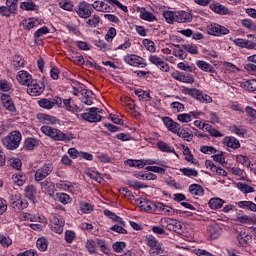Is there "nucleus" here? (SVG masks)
I'll return each instance as SVG.
<instances>
[{
    "label": "nucleus",
    "mask_w": 256,
    "mask_h": 256,
    "mask_svg": "<svg viewBox=\"0 0 256 256\" xmlns=\"http://www.w3.org/2000/svg\"><path fill=\"white\" fill-rule=\"evenodd\" d=\"M13 89V84L11 82L7 81L6 79L0 80V91H3L4 93H9Z\"/></svg>",
    "instance_id": "nucleus-54"
},
{
    "label": "nucleus",
    "mask_w": 256,
    "mask_h": 256,
    "mask_svg": "<svg viewBox=\"0 0 256 256\" xmlns=\"http://www.w3.org/2000/svg\"><path fill=\"white\" fill-rule=\"evenodd\" d=\"M65 227V219L63 216L52 214L50 217V229L53 233H58L61 235L63 233V228Z\"/></svg>",
    "instance_id": "nucleus-11"
},
{
    "label": "nucleus",
    "mask_w": 256,
    "mask_h": 256,
    "mask_svg": "<svg viewBox=\"0 0 256 256\" xmlns=\"http://www.w3.org/2000/svg\"><path fill=\"white\" fill-rule=\"evenodd\" d=\"M182 49H184V51H187V53H190V55H198L199 54V48L195 44L182 45Z\"/></svg>",
    "instance_id": "nucleus-53"
},
{
    "label": "nucleus",
    "mask_w": 256,
    "mask_h": 256,
    "mask_svg": "<svg viewBox=\"0 0 256 256\" xmlns=\"http://www.w3.org/2000/svg\"><path fill=\"white\" fill-rule=\"evenodd\" d=\"M176 135L188 143L193 141V132H191L189 128H183L180 126V129L178 132H176Z\"/></svg>",
    "instance_id": "nucleus-27"
},
{
    "label": "nucleus",
    "mask_w": 256,
    "mask_h": 256,
    "mask_svg": "<svg viewBox=\"0 0 256 256\" xmlns=\"http://www.w3.org/2000/svg\"><path fill=\"white\" fill-rule=\"evenodd\" d=\"M97 239L95 240H87L86 242V249L88 251V253H90V255H93L95 253H97Z\"/></svg>",
    "instance_id": "nucleus-49"
},
{
    "label": "nucleus",
    "mask_w": 256,
    "mask_h": 256,
    "mask_svg": "<svg viewBox=\"0 0 256 256\" xmlns=\"http://www.w3.org/2000/svg\"><path fill=\"white\" fill-rule=\"evenodd\" d=\"M203 127H205V130L209 132L211 137H223V133H221V131L211 127L209 124H207L206 126L203 125Z\"/></svg>",
    "instance_id": "nucleus-60"
},
{
    "label": "nucleus",
    "mask_w": 256,
    "mask_h": 256,
    "mask_svg": "<svg viewBox=\"0 0 256 256\" xmlns=\"http://www.w3.org/2000/svg\"><path fill=\"white\" fill-rule=\"evenodd\" d=\"M110 7L111 11H113V9H120V11H123V13H129V8L123 5V3L119 2V0H110Z\"/></svg>",
    "instance_id": "nucleus-39"
},
{
    "label": "nucleus",
    "mask_w": 256,
    "mask_h": 256,
    "mask_svg": "<svg viewBox=\"0 0 256 256\" xmlns=\"http://www.w3.org/2000/svg\"><path fill=\"white\" fill-rule=\"evenodd\" d=\"M248 39L252 40H244V49H255L256 47V37L253 34H248L247 35Z\"/></svg>",
    "instance_id": "nucleus-44"
},
{
    "label": "nucleus",
    "mask_w": 256,
    "mask_h": 256,
    "mask_svg": "<svg viewBox=\"0 0 256 256\" xmlns=\"http://www.w3.org/2000/svg\"><path fill=\"white\" fill-rule=\"evenodd\" d=\"M229 130L238 137H245V135H247V129H245V126L232 125Z\"/></svg>",
    "instance_id": "nucleus-36"
},
{
    "label": "nucleus",
    "mask_w": 256,
    "mask_h": 256,
    "mask_svg": "<svg viewBox=\"0 0 256 256\" xmlns=\"http://www.w3.org/2000/svg\"><path fill=\"white\" fill-rule=\"evenodd\" d=\"M101 22V18L98 15H94L86 21L88 27H98Z\"/></svg>",
    "instance_id": "nucleus-64"
},
{
    "label": "nucleus",
    "mask_w": 256,
    "mask_h": 256,
    "mask_svg": "<svg viewBox=\"0 0 256 256\" xmlns=\"http://www.w3.org/2000/svg\"><path fill=\"white\" fill-rule=\"evenodd\" d=\"M104 215L106 217H108L109 219H112L114 221V223H119L120 225H123V227H125V221H123V218L117 216L112 211L106 209V210H104Z\"/></svg>",
    "instance_id": "nucleus-37"
},
{
    "label": "nucleus",
    "mask_w": 256,
    "mask_h": 256,
    "mask_svg": "<svg viewBox=\"0 0 256 256\" xmlns=\"http://www.w3.org/2000/svg\"><path fill=\"white\" fill-rule=\"evenodd\" d=\"M79 209L82 213L89 214L93 211L94 206L88 202L82 201L79 203Z\"/></svg>",
    "instance_id": "nucleus-50"
},
{
    "label": "nucleus",
    "mask_w": 256,
    "mask_h": 256,
    "mask_svg": "<svg viewBox=\"0 0 256 256\" xmlns=\"http://www.w3.org/2000/svg\"><path fill=\"white\" fill-rule=\"evenodd\" d=\"M92 7L100 13H111V0H96L93 2Z\"/></svg>",
    "instance_id": "nucleus-16"
},
{
    "label": "nucleus",
    "mask_w": 256,
    "mask_h": 256,
    "mask_svg": "<svg viewBox=\"0 0 256 256\" xmlns=\"http://www.w3.org/2000/svg\"><path fill=\"white\" fill-rule=\"evenodd\" d=\"M58 5L64 11H73V2L69 0H59Z\"/></svg>",
    "instance_id": "nucleus-55"
},
{
    "label": "nucleus",
    "mask_w": 256,
    "mask_h": 256,
    "mask_svg": "<svg viewBox=\"0 0 256 256\" xmlns=\"http://www.w3.org/2000/svg\"><path fill=\"white\" fill-rule=\"evenodd\" d=\"M38 25H39V21L35 18H29L24 22L25 29H28V30L34 29V27H37Z\"/></svg>",
    "instance_id": "nucleus-63"
},
{
    "label": "nucleus",
    "mask_w": 256,
    "mask_h": 256,
    "mask_svg": "<svg viewBox=\"0 0 256 256\" xmlns=\"http://www.w3.org/2000/svg\"><path fill=\"white\" fill-rule=\"evenodd\" d=\"M139 207L140 209H142V211H153V202L145 199V198H142L139 200Z\"/></svg>",
    "instance_id": "nucleus-41"
},
{
    "label": "nucleus",
    "mask_w": 256,
    "mask_h": 256,
    "mask_svg": "<svg viewBox=\"0 0 256 256\" xmlns=\"http://www.w3.org/2000/svg\"><path fill=\"white\" fill-rule=\"evenodd\" d=\"M174 57H177L178 59H187V52H185V49L181 48L179 45H175V48L173 50Z\"/></svg>",
    "instance_id": "nucleus-45"
},
{
    "label": "nucleus",
    "mask_w": 256,
    "mask_h": 256,
    "mask_svg": "<svg viewBox=\"0 0 256 256\" xmlns=\"http://www.w3.org/2000/svg\"><path fill=\"white\" fill-rule=\"evenodd\" d=\"M127 247V243L125 242H114L112 244V249L114 251V253H121L122 251H124V249H126Z\"/></svg>",
    "instance_id": "nucleus-59"
},
{
    "label": "nucleus",
    "mask_w": 256,
    "mask_h": 256,
    "mask_svg": "<svg viewBox=\"0 0 256 256\" xmlns=\"http://www.w3.org/2000/svg\"><path fill=\"white\" fill-rule=\"evenodd\" d=\"M42 193L46 195H53L55 193V184L53 182H49L47 180L40 183Z\"/></svg>",
    "instance_id": "nucleus-28"
},
{
    "label": "nucleus",
    "mask_w": 256,
    "mask_h": 256,
    "mask_svg": "<svg viewBox=\"0 0 256 256\" xmlns=\"http://www.w3.org/2000/svg\"><path fill=\"white\" fill-rule=\"evenodd\" d=\"M157 148L162 153H175V148L173 146L169 145L165 141H158L157 142Z\"/></svg>",
    "instance_id": "nucleus-32"
},
{
    "label": "nucleus",
    "mask_w": 256,
    "mask_h": 256,
    "mask_svg": "<svg viewBox=\"0 0 256 256\" xmlns=\"http://www.w3.org/2000/svg\"><path fill=\"white\" fill-rule=\"evenodd\" d=\"M13 67L17 69H21V67H25V59L22 58V56H14L12 61Z\"/></svg>",
    "instance_id": "nucleus-56"
},
{
    "label": "nucleus",
    "mask_w": 256,
    "mask_h": 256,
    "mask_svg": "<svg viewBox=\"0 0 256 256\" xmlns=\"http://www.w3.org/2000/svg\"><path fill=\"white\" fill-rule=\"evenodd\" d=\"M48 245L49 244H48L47 240L45 239V237L39 238L36 241V246H37V249H39V251H47Z\"/></svg>",
    "instance_id": "nucleus-62"
},
{
    "label": "nucleus",
    "mask_w": 256,
    "mask_h": 256,
    "mask_svg": "<svg viewBox=\"0 0 256 256\" xmlns=\"http://www.w3.org/2000/svg\"><path fill=\"white\" fill-rule=\"evenodd\" d=\"M45 91V83L41 80L33 79L27 86V93L31 97H39Z\"/></svg>",
    "instance_id": "nucleus-8"
},
{
    "label": "nucleus",
    "mask_w": 256,
    "mask_h": 256,
    "mask_svg": "<svg viewBox=\"0 0 256 256\" xmlns=\"http://www.w3.org/2000/svg\"><path fill=\"white\" fill-rule=\"evenodd\" d=\"M26 177L23 174H13L12 175V181L15 183V185H18V187H23L25 185Z\"/></svg>",
    "instance_id": "nucleus-46"
},
{
    "label": "nucleus",
    "mask_w": 256,
    "mask_h": 256,
    "mask_svg": "<svg viewBox=\"0 0 256 256\" xmlns=\"http://www.w3.org/2000/svg\"><path fill=\"white\" fill-rule=\"evenodd\" d=\"M0 245L3 247H10V245H13V240H11V237L5 234H0Z\"/></svg>",
    "instance_id": "nucleus-61"
},
{
    "label": "nucleus",
    "mask_w": 256,
    "mask_h": 256,
    "mask_svg": "<svg viewBox=\"0 0 256 256\" xmlns=\"http://www.w3.org/2000/svg\"><path fill=\"white\" fill-rule=\"evenodd\" d=\"M22 139L23 135H21V132L14 130L8 133L7 136L2 137L1 143L8 151H15V149H19Z\"/></svg>",
    "instance_id": "nucleus-1"
},
{
    "label": "nucleus",
    "mask_w": 256,
    "mask_h": 256,
    "mask_svg": "<svg viewBox=\"0 0 256 256\" xmlns=\"http://www.w3.org/2000/svg\"><path fill=\"white\" fill-rule=\"evenodd\" d=\"M125 165H128V167H135L136 169H143V159L140 160H133L128 159L125 162Z\"/></svg>",
    "instance_id": "nucleus-51"
},
{
    "label": "nucleus",
    "mask_w": 256,
    "mask_h": 256,
    "mask_svg": "<svg viewBox=\"0 0 256 256\" xmlns=\"http://www.w3.org/2000/svg\"><path fill=\"white\" fill-rule=\"evenodd\" d=\"M91 9V4L86 1H81L76 6L75 11L81 19H89L92 15Z\"/></svg>",
    "instance_id": "nucleus-13"
},
{
    "label": "nucleus",
    "mask_w": 256,
    "mask_h": 256,
    "mask_svg": "<svg viewBox=\"0 0 256 256\" xmlns=\"http://www.w3.org/2000/svg\"><path fill=\"white\" fill-rule=\"evenodd\" d=\"M62 104H63V99L59 96H55L52 99L42 98L38 100L39 107H41L42 109H46L47 111H50V109H53L55 105H57V107H61Z\"/></svg>",
    "instance_id": "nucleus-12"
},
{
    "label": "nucleus",
    "mask_w": 256,
    "mask_h": 256,
    "mask_svg": "<svg viewBox=\"0 0 256 256\" xmlns=\"http://www.w3.org/2000/svg\"><path fill=\"white\" fill-rule=\"evenodd\" d=\"M193 17L191 13L185 11H176V23H191Z\"/></svg>",
    "instance_id": "nucleus-24"
},
{
    "label": "nucleus",
    "mask_w": 256,
    "mask_h": 256,
    "mask_svg": "<svg viewBox=\"0 0 256 256\" xmlns=\"http://www.w3.org/2000/svg\"><path fill=\"white\" fill-rule=\"evenodd\" d=\"M180 83L192 85V83H195V77L192 74L182 72V75L180 76Z\"/></svg>",
    "instance_id": "nucleus-52"
},
{
    "label": "nucleus",
    "mask_w": 256,
    "mask_h": 256,
    "mask_svg": "<svg viewBox=\"0 0 256 256\" xmlns=\"http://www.w3.org/2000/svg\"><path fill=\"white\" fill-rule=\"evenodd\" d=\"M176 15H177V11L167 10L162 13V16L164 17L166 22H168L170 25H173V23H176Z\"/></svg>",
    "instance_id": "nucleus-38"
},
{
    "label": "nucleus",
    "mask_w": 256,
    "mask_h": 256,
    "mask_svg": "<svg viewBox=\"0 0 256 256\" xmlns=\"http://www.w3.org/2000/svg\"><path fill=\"white\" fill-rule=\"evenodd\" d=\"M20 9H23V11H37V5L31 0L22 2L20 4Z\"/></svg>",
    "instance_id": "nucleus-47"
},
{
    "label": "nucleus",
    "mask_w": 256,
    "mask_h": 256,
    "mask_svg": "<svg viewBox=\"0 0 256 256\" xmlns=\"http://www.w3.org/2000/svg\"><path fill=\"white\" fill-rule=\"evenodd\" d=\"M196 66L201 71H204V73H216L215 67H213V65L206 62L205 60H197L196 61Z\"/></svg>",
    "instance_id": "nucleus-26"
},
{
    "label": "nucleus",
    "mask_w": 256,
    "mask_h": 256,
    "mask_svg": "<svg viewBox=\"0 0 256 256\" xmlns=\"http://www.w3.org/2000/svg\"><path fill=\"white\" fill-rule=\"evenodd\" d=\"M40 131L43 133V135H46V137H49L53 141H71V138L65 132L50 125L42 126Z\"/></svg>",
    "instance_id": "nucleus-2"
},
{
    "label": "nucleus",
    "mask_w": 256,
    "mask_h": 256,
    "mask_svg": "<svg viewBox=\"0 0 256 256\" xmlns=\"http://www.w3.org/2000/svg\"><path fill=\"white\" fill-rule=\"evenodd\" d=\"M0 99L6 111H9L10 113H17L15 102H13V98H11L9 94H2Z\"/></svg>",
    "instance_id": "nucleus-19"
},
{
    "label": "nucleus",
    "mask_w": 256,
    "mask_h": 256,
    "mask_svg": "<svg viewBox=\"0 0 256 256\" xmlns=\"http://www.w3.org/2000/svg\"><path fill=\"white\" fill-rule=\"evenodd\" d=\"M210 209L213 211H217V209H221L223 205H225V201L221 198H211L208 202Z\"/></svg>",
    "instance_id": "nucleus-31"
},
{
    "label": "nucleus",
    "mask_w": 256,
    "mask_h": 256,
    "mask_svg": "<svg viewBox=\"0 0 256 256\" xmlns=\"http://www.w3.org/2000/svg\"><path fill=\"white\" fill-rule=\"evenodd\" d=\"M207 233L210 238L218 239L219 238V225H217V223L210 224L207 227Z\"/></svg>",
    "instance_id": "nucleus-33"
},
{
    "label": "nucleus",
    "mask_w": 256,
    "mask_h": 256,
    "mask_svg": "<svg viewBox=\"0 0 256 256\" xmlns=\"http://www.w3.org/2000/svg\"><path fill=\"white\" fill-rule=\"evenodd\" d=\"M39 139L37 138H27L24 142V149L26 151H33L35 147H38Z\"/></svg>",
    "instance_id": "nucleus-34"
},
{
    "label": "nucleus",
    "mask_w": 256,
    "mask_h": 256,
    "mask_svg": "<svg viewBox=\"0 0 256 256\" xmlns=\"http://www.w3.org/2000/svg\"><path fill=\"white\" fill-rule=\"evenodd\" d=\"M137 13H139V17L142 21H147L148 23L157 21V12L151 7H138Z\"/></svg>",
    "instance_id": "nucleus-10"
},
{
    "label": "nucleus",
    "mask_w": 256,
    "mask_h": 256,
    "mask_svg": "<svg viewBox=\"0 0 256 256\" xmlns=\"http://www.w3.org/2000/svg\"><path fill=\"white\" fill-rule=\"evenodd\" d=\"M36 119H38V121L44 125H57V123H59V119H57L55 116L45 113H38L36 115Z\"/></svg>",
    "instance_id": "nucleus-20"
},
{
    "label": "nucleus",
    "mask_w": 256,
    "mask_h": 256,
    "mask_svg": "<svg viewBox=\"0 0 256 256\" xmlns=\"http://www.w3.org/2000/svg\"><path fill=\"white\" fill-rule=\"evenodd\" d=\"M161 227H165L167 231H173L174 233H179L180 235L185 233V223L172 218H162L159 221Z\"/></svg>",
    "instance_id": "nucleus-3"
},
{
    "label": "nucleus",
    "mask_w": 256,
    "mask_h": 256,
    "mask_svg": "<svg viewBox=\"0 0 256 256\" xmlns=\"http://www.w3.org/2000/svg\"><path fill=\"white\" fill-rule=\"evenodd\" d=\"M207 31L209 35H213L214 37L229 35V29L217 23H212L208 25Z\"/></svg>",
    "instance_id": "nucleus-15"
},
{
    "label": "nucleus",
    "mask_w": 256,
    "mask_h": 256,
    "mask_svg": "<svg viewBox=\"0 0 256 256\" xmlns=\"http://www.w3.org/2000/svg\"><path fill=\"white\" fill-rule=\"evenodd\" d=\"M16 79L20 85L28 87L31 81L33 80V76L29 72L21 70L18 72Z\"/></svg>",
    "instance_id": "nucleus-22"
},
{
    "label": "nucleus",
    "mask_w": 256,
    "mask_h": 256,
    "mask_svg": "<svg viewBox=\"0 0 256 256\" xmlns=\"http://www.w3.org/2000/svg\"><path fill=\"white\" fill-rule=\"evenodd\" d=\"M251 235L247 234L245 231H240L237 235V241L240 247H247L251 243Z\"/></svg>",
    "instance_id": "nucleus-25"
},
{
    "label": "nucleus",
    "mask_w": 256,
    "mask_h": 256,
    "mask_svg": "<svg viewBox=\"0 0 256 256\" xmlns=\"http://www.w3.org/2000/svg\"><path fill=\"white\" fill-rule=\"evenodd\" d=\"M146 245L150 247L149 254L151 256L161 255V253H164L165 251L163 248V244L159 242V240L153 235H149L146 237Z\"/></svg>",
    "instance_id": "nucleus-6"
},
{
    "label": "nucleus",
    "mask_w": 256,
    "mask_h": 256,
    "mask_svg": "<svg viewBox=\"0 0 256 256\" xmlns=\"http://www.w3.org/2000/svg\"><path fill=\"white\" fill-rule=\"evenodd\" d=\"M135 95H137L139 101L147 102L151 101V93L145 90H135Z\"/></svg>",
    "instance_id": "nucleus-40"
},
{
    "label": "nucleus",
    "mask_w": 256,
    "mask_h": 256,
    "mask_svg": "<svg viewBox=\"0 0 256 256\" xmlns=\"http://www.w3.org/2000/svg\"><path fill=\"white\" fill-rule=\"evenodd\" d=\"M209 9L217 15H231V11L229 10V8L219 2H213L212 4H210Z\"/></svg>",
    "instance_id": "nucleus-21"
},
{
    "label": "nucleus",
    "mask_w": 256,
    "mask_h": 256,
    "mask_svg": "<svg viewBox=\"0 0 256 256\" xmlns=\"http://www.w3.org/2000/svg\"><path fill=\"white\" fill-rule=\"evenodd\" d=\"M162 123L165 125L166 129L177 135L179 129L181 128V124L175 122L171 117H162Z\"/></svg>",
    "instance_id": "nucleus-18"
},
{
    "label": "nucleus",
    "mask_w": 256,
    "mask_h": 256,
    "mask_svg": "<svg viewBox=\"0 0 256 256\" xmlns=\"http://www.w3.org/2000/svg\"><path fill=\"white\" fill-rule=\"evenodd\" d=\"M102 114L103 109L92 107L88 108L86 112L80 115V117L81 119H83V121H87V123H99L101 122V119H103V117L101 116Z\"/></svg>",
    "instance_id": "nucleus-4"
},
{
    "label": "nucleus",
    "mask_w": 256,
    "mask_h": 256,
    "mask_svg": "<svg viewBox=\"0 0 256 256\" xmlns=\"http://www.w3.org/2000/svg\"><path fill=\"white\" fill-rule=\"evenodd\" d=\"M51 173H53V164L45 163L35 171L34 180L37 183H39V182L47 179V177H49L51 175Z\"/></svg>",
    "instance_id": "nucleus-9"
},
{
    "label": "nucleus",
    "mask_w": 256,
    "mask_h": 256,
    "mask_svg": "<svg viewBox=\"0 0 256 256\" xmlns=\"http://www.w3.org/2000/svg\"><path fill=\"white\" fill-rule=\"evenodd\" d=\"M184 93L186 95H190V97H193V99H196V101H199V103H213V98L205 93L203 91L196 89V88H185Z\"/></svg>",
    "instance_id": "nucleus-7"
},
{
    "label": "nucleus",
    "mask_w": 256,
    "mask_h": 256,
    "mask_svg": "<svg viewBox=\"0 0 256 256\" xmlns=\"http://www.w3.org/2000/svg\"><path fill=\"white\" fill-rule=\"evenodd\" d=\"M155 208L160 213V215H164L167 217L175 215V209L173 208V206L167 205L163 202H156Z\"/></svg>",
    "instance_id": "nucleus-17"
},
{
    "label": "nucleus",
    "mask_w": 256,
    "mask_h": 256,
    "mask_svg": "<svg viewBox=\"0 0 256 256\" xmlns=\"http://www.w3.org/2000/svg\"><path fill=\"white\" fill-rule=\"evenodd\" d=\"M242 27L245 29H249V31H256V24L251 19H243L241 20Z\"/></svg>",
    "instance_id": "nucleus-57"
},
{
    "label": "nucleus",
    "mask_w": 256,
    "mask_h": 256,
    "mask_svg": "<svg viewBox=\"0 0 256 256\" xmlns=\"http://www.w3.org/2000/svg\"><path fill=\"white\" fill-rule=\"evenodd\" d=\"M81 93L83 96V103L85 105H93V98L91 97V95H93V92L91 90L84 89Z\"/></svg>",
    "instance_id": "nucleus-42"
},
{
    "label": "nucleus",
    "mask_w": 256,
    "mask_h": 256,
    "mask_svg": "<svg viewBox=\"0 0 256 256\" xmlns=\"http://www.w3.org/2000/svg\"><path fill=\"white\" fill-rule=\"evenodd\" d=\"M142 45L149 53H157V45L151 39H143Z\"/></svg>",
    "instance_id": "nucleus-35"
},
{
    "label": "nucleus",
    "mask_w": 256,
    "mask_h": 256,
    "mask_svg": "<svg viewBox=\"0 0 256 256\" xmlns=\"http://www.w3.org/2000/svg\"><path fill=\"white\" fill-rule=\"evenodd\" d=\"M189 193L196 197H203V195H205V190L203 189V186L199 184H191L189 186Z\"/></svg>",
    "instance_id": "nucleus-29"
},
{
    "label": "nucleus",
    "mask_w": 256,
    "mask_h": 256,
    "mask_svg": "<svg viewBox=\"0 0 256 256\" xmlns=\"http://www.w3.org/2000/svg\"><path fill=\"white\" fill-rule=\"evenodd\" d=\"M97 245L100 247V251L104 253V255H111V249L107 245V242L103 239H97Z\"/></svg>",
    "instance_id": "nucleus-48"
},
{
    "label": "nucleus",
    "mask_w": 256,
    "mask_h": 256,
    "mask_svg": "<svg viewBox=\"0 0 256 256\" xmlns=\"http://www.w3.org/2000/svg\"><path fill=\"white\" fill-rule=\"evenodd\" d=\"M37 195V189L34 185H28L25 188V197L29 199L30 201H33L35 199V196Z\"/></svg>",
    "instance_id": "nucleus-43"
},
{
    "label": "nucleus",
    "mask_w": 256,
    "mask_h": 256,
    "mask_svg": "<svg viewBox=\"0 0 256 256\" xmlns=\"http://www.w3.org/2000/svg\"><path fill=\"white\" fill-rule=\"evenodd\" d=\"M10 205L13 209L23 211V209H27V207H29V202H27L25 198H22L21 194H15L10 197Z\"/></svg>",
    "instance_id": "nucleus-14"
},
{
    "label": "nucleus",
    "mask_w": 256,
    "mask_h": 256,
    "mask_svg": "<svg viewBox=\"0 0 256 256\" xmlns=\"http://www.w3.org/2000/svg\"><path fill=\"white\" fill-rule=\"evenodd\" d=\"M123 61L129 67H136L137 69H145L147 67V60L137 54H126Z\"/></svg>",
    "instance_id": "nucleus-5"
},
{
    "label": "nucleus",
    "mask_w": 256,
    "mask_h": 256,
    "mask_svg": "<svg viewBox=\"0 0 256 256\" xmlns=\"http://www.w3.org/2000/svg\"><path fill=\"white\" fill-rule=\"evenodd\" d=\"M236 205L239 209H245L246 211H253V213H256V204L253 201H239Z\"/></svg>",
    "instance_id": "nucleus-30"
},
{
    "label": "nucleus",
    "mask_w": 256,
    "mask_h": 256,
    "mask_svg": "<svg viewBox=\"0 0 256 256\" xmlns=\"http://www.w3.org/2000/svg\"><path fill=\"white\" fill-rule=\"evenodd\" d=\"M223 145H226V147H229L230 149H240L241 143L239 140L233 136H226L222 140Z\"/></svg>",
    "instance_id": "nucleus-23"
},
{
    "label": "nucleus",
    "mask_w": 256,
    "mask_h": 256,
    "mask_svg": "<svg viewBox=\"0 0 256 256\" xmlns=\"http://www.w3.org/2000/svg\"><path fill=\"white\" fill-rule=\"evenodd\" d=\"M237 163H240L241 165H244V167H247L248 169L251 168V160L247 156L244 155H238L236 157Z\"/></svg>",
    "instance_id": "nucleus-58"
}]
</instances>
